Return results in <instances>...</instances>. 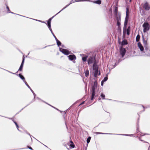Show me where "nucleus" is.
<instances>
[{"mask_svg":"<svg viewBox=\"0 0 150 150\" xmlns=\"http://www.w3.org/2000/svg\"><path fill=\"white\" fill-rule=\"evenodd\" d=\"M52 33V35H54V34L53 33V32L52 33Z\"/></svg>","mask_w":150,"mask_h":150,"instance_id":"55","label":"nucleus"},{"mask_svg":"<svg viewBox=\"0 0 150 150\" xmlns=\"http://www.w3.org/2000/svg\"><path fill=\"white\" fill-rule=\"evenodd\" d=\"M104 82L103 81H102L101 82V85L102 86H103V83Z\"/></svg>","mask_w":150,"mask_h":150,"instance_id":"44","label":"nucleus"},{"mask_svg":"<svg viewBox=\"0 0 150 150\" xmlns=\"http://www.w3.org/2000/svg\"><path fill=\"white\" fill-rule=\"evenodd\" d=\"M128 21V20H126H126L125 19L124 24V29L125 28H126V25H127V24Z\"/></svg>","mask_w":150,"mask_h":150,"instance_id":"21","label":"nucleus"},{"mask_svg":"<svg viewBox=\"0 0 150 150\" xmlns=\"http://www.w3.org/2000/svg\"><path fill=\"white\" fill-rule=\"evenodd\" d=\"M10 13H13L12 12H11V11H10Z\"/></svg>","mask_w":150,"mask_h":150,"instance_id":"56","label":"nucleus"},{"mask_svg":"<svg viewBox=\"0 0 150 150\" xmlns=\"http://www.w3.org/2000/svg\"><path fill=\"white\" fill-rule=\"evenodd\" d=\"M140 38V36L139 35V34H138L137 35V36L136 37V41L137 42H138L139 41Z\"/></svg>","mask_w":150,"mask_h":150,"instance_id":"25","label":"nucleus"},{"mask_svg":"<svg viewBox=\"0 0 150 150\" xmlns=\"http://www.w3.org/2000/svg\"><path fill=\"white\" fill-rule=\"evenodd\" d=\"M70 146L71 148H73L74 146V144H70Z\"/></svg>","mask_w":150,"mask_h":150,"instance_id":"40","label":"nucleus"},{"mask_svg":"<svg viewBox=\"0 0 150 150\" xmlns=\"http://www.w3.org/2000/svg\"><path fill=\"white\" fill-rule=\"evenodd\" d=\"M88 57L86 56L83 57L82 58V60L84 62H85L86 61Z\"/></svg>","mask_w":150,"mask_h":150,"instance_id":"28","label":"nucleus"},{"mask_svg":"<svg viewBox=\"0 0 150 150\" xmlns=\"http://www.w3.org/2000/svg\"><path fill=\"white\" fill-rule=\"evenodd\" d=\"M85 102V101H83V102H82L79 105H82Z\"/></svg>","mask_w":150,"mask_h":150,"instance_id":"46","label":"nucleus"},{"mask_svg":"<svg viewBox=\"0 0 150 150\" xmlns=\"http://www.w3.org/2000/svg\"><path fill=\"white\" fill-rule=\"evenodd\" d=\"M30 19H32V18H30ZM33 20H35L36 21H39V22H41V23H45L46 24H47L44 21H40V20H36V19H33Z\"/></svg>","mask_w":150,"mask_h":150,"instance_id":"32","label":"nucleus"},{"mask_svg":"<svg viewBox=\"0 0 150 150\" xmlns=\"http://www.w3.org/2000/svg\"><path fill=\"white\" fill-rule=\"evenodd\" d=\"M142 26L144 28L143 32L144 33L146 32L149 30L150 26H149V24L147 22H145L143 25Z\"/></svg>","mask_w":150,"mask_h":150,"instance_id":"2","label":"nucleus"},{"mask_svg":"<svg viewBox=\"0 0 150 150\" xmlns=\"http://www.w3.org/2000/svg\"><path fill=\"white\" fill-rule=\"evenodd\" d=\"M68 57L69 59L71 60H73L76 59L75 56L74 54L69 55L68 56Z\"/></svg>","mask_w":150,"mask_h":150,"instance_id":"9","label":"nucleus"},{"mask_svg":"<svg viewBox=\"0 0 150 150\" xmlns=\"http://www.w3.org/2000/svg\"><path fill=\"white\" fill-rule=\"evenodd\" d=\"M117 25L118 26V28H119L120 27V25H121V23H120V21H117Z\"/></svg>","mask_w":150,"mask_h":150,"instance_id":"30","label":"nucleus"},{"mask_svg":"<svg viewBox=\"0 0 150 150\" xmlns=\"http://www.w3.org/2000/svg\"><path fill=\"white\" fill-rule=\"evenodd\" d=\"M56 41L57 42V44L58 46H59L61 45V42L59 41L58 39L56 40Z\"/></svg>","mask_w":150,"mask_h":150,"instance_id":"24","label":"nucleus"},{"mask_svg":"<svg viewBox=\"0 0 150 150\" xmlns=\"http://www.w3.org/2000/svg\"><path fill=\"white\" fill-rule=\"evenodd\" d=\"M49 29L50 30V31L51 33H52V29L51 28H49Z\"/></svg>","mask_w":150,"mask_h":150,"instance_id":"45","label":"nucleus"},{"mask_svg":"<svg viewBox=\"0 0 150 150\" xmlns=\"http://www.w3.org/2000/svg\"><path fill=\"white\" fill-rule=\"evenodd\" d=\"M29 134V135H30V134Z\"/></svg>","mask_w":150,"mask_h":150,"instance_id":"57","label":"nucleus"},{"mask_svg":"<svg viewBox=\"0 0 150 150\" xmlns=\"http://www.w3.org/2000/svg\"><path fill=\"white\" fill-rule=\"evenodd\" d=\"M130 30V27H128L127 29V34L128 35H129V32Z\"/></svg>","mask_w":150,"mask_h":150,"instance_id":"27","label":"nucleus"},{"mask_svg":"<svg viewBox=\"0 0 150 150\" xmlns=\"http://www.w3.org/2000/svg\"><path fill=\"white\" fill-rule=\"evenodd\" d=\"M115 134L116 135H125V136H133V135L132 134Z\"/></svg>","mask_w":150,"mask_h":150,"instance_id":"18","label":"nucleus"},{"mask_svg":"<svg viewBox=\"0 0 150 150\" xmlns=\"http://www.w3.org/2000/svg\"><path fill=\"white\" fill-rule=\"evenodd\" d=\"M6 8L8 11V12L9 13H10V10L9 7H8V6H6Z\"/></svg>","mask_w":150,"mask_h":150,"instance_id":"38","label":"nucleus"},{"mask_svg":"<svg viewBox=\"0 0 150 150\" xmlns=\"http://www.w3.org/2000/svg\"><path fill=\"white\" fill-rule=\"evenodd\" d=\"M31 91H32V92L33 93H34V92L30 88V89Z\"/></svg>","mask_w":150,"mask_h":150,"instance_id":"50","label":"nucleus"},{"mask_svg":"<svg viewBox=\"0 0 150 150\" xmlns=\"http://www.w3.org/2000/svg\"><path fill=\"white\" fill-rule=\"evenodd\" d=\"M59 50L60 52L65 55H68L70 54V52L67 49L60 47L59 48Z\"/></svg>","mask_w":150,"mask_h":150,"instance_id":"3","label":"nucleus"},{"mask_svg":"<svg viewBox=\"0 0 150 150\" xmlns=\"http://www.w3.org/2000/svg\"><path fill=\"white\" fill-rule=\"evenodd\" d=\"M139 139L141 141H143L142 140H141V139L139 137Z\"/></svg>","mask_w":150,"mask_h":150,"instance_id":"52","label":"nucleus"},{"mask_svg":"<svg viewBox=\"0 0 150 150\" xmlns=\"http://www.w3.org/2000/svg\"><path fill=\"white\" fill-rule=\"evenodd\" d=\"M96 62L95 61V58L93 57H90L88 60V64L89 65L92 64L93 62Z\"/></svg>","mask_w":150,"mask_h":150,"instance_id":"4","label":"nucleus"},{"mask_svg":"<svg viewBox=\"0 0 150 150\" xmlns=\"http://www.w3.org/2000/svg\"><path fill=\"white\" fill-rule=\"evenodd\" d=\"M100 98H99V100H100Z\"/></svg>","mask_w":150,"mask_h":150,"instance_id":"58","label":"nucleus"},{"mask_svg":"<svg viewBox=\"0 0 150 150\" xmlns=\"http://www.w3.org/2000/svg\"><path fill=\"white\" fill-rule=\"evenodd\" d=\"M127 44V41L126 40H124L122 42L121 45H125Z\"/></svg>","mask_w":150,"mask_h":150,"instance_id":"19","label":"nucleus"},{"mask_svg":"<svg viewBox=\"0 0 150 150\" xmlns=\"http://www.w3.org/2000/svg\"><path fill=\"white\" fill-rule=\"evenodd\" d=\"M114 14L115 16H118L117 13V8L115 7L114 11Z\"/></svg>","mask_w":150,"mask_h":150,"instance_id":"14","label":"nucleus"},{"mask_svg":"<svg viewBox=\"0 0 150 150\" xmlns=\"http://www.w3.org/2000/svg\"><path fill=\"white\" fill-rule=\"evenodd\" d=\"M4 70H6V71H8V72H9V73H10L12 74H14V73H12V72L9 71H8L7 70H5V69H4Z\"/></svg>","mask_w":150,"mask_h":150,"instance_id":"42","label":"nucleus"},{"mask_svg":"<svg viewBox=\"0 0 150 150\" xmlns=\"http://www.w3.org/2000/svg\"><path fill=\"white\" fill-rule=\"evenodd\" d=\"M33 95H34V98H35V93H33Z\"/></svg>","mask_w":150,"mask_h":150,"instance_id":"48","label":"nucleus"},{"mask_svg":"<svg viewBox=\"0 0 150 150\" xmlns=\"http://www.w3.org/2000/svg\"><path fill=\"white\" fill-rule=\"evenodd\" d=\"M43 102H44L45 103H47H47H46V102H44V101H43ZM48 104V105H50V106H52V107H53V108H54L55 109H56V110H58L57 109V108H55L54 107H53V106H51V105H49V104Z\"/></svg>","mask_w":150,"mask_h":150,"instance_id":"41","label":"nucleus"},{"mask_svg":"<svg viewBox=\"0 0 150 150\" xmlns=\"http://www.w3.org/2000/svg\"><path fill=\"white\" fill-rule=\"evenodd\" d=\"M90 139H91V137H89L88 138V139H87V142L88 143H89L90 142Z\"/></svg>","mask_w":150,"mask_h":150,"instance_id":"37","label":"nucleus"},{"mask_svg":"<svg viewBox=\"0 0 150 150\" xmlns=\"http://www.w3.org/2000/svg\"><path fill=\"white\" fill-rule=\"evenodd\" d=\"M18 15H19V16H23V17H24V16H22V15H19V14H18Z\"/></svg>","mask_w":150,"mask_h":150,"instance_id":"53","label":"nucleus"},{"mask_svg":"<svg viewBox=\"0 0 150 150\" xmlns=\"http://www.w3.org/2000/svg\"><path fill=\"white\" fill-rule=\"evenodd\" d=\"M95 134H112V133H103L99 132H96Z\"/></svg>","mask_w":150,"mask_h":150,"instance_id":"15","label":"nucleus"},{"mask_svg":"<svg viewBox=\"0 0 150 150\" xmlns=\"http://www.w3.org/2000/svg\"><path fill=\"white\" fill-rule=\"evenodd\" d=\"M92 93L91 97V100H93L95 96V91L92 90Z\"/></svg>","mask_w":150,"mask_h":150,"instance_id":"23","label":"nucleus"},{"mask_svg":"<svg viewBox=\"0 0 150 150\" xmlns=\"http://www.w3.org/2000/svg\"><path fill=\"white\" fill-rule=\"evenodd\" d=\"M56 15H55L54 16H52V17L51 18H50V19H49L48 20V21L47 22H51V20H52V19L54 17V16H55Z\"/></svg>","mask_w":150,"mask_h":150,"instance_id":"31","label":"nucleus"},{"mask_svg":"<svg viewBox=\"0 0 150 150\" xmlns=\"http://www.w3.org/2000/svg\"><path fill=\"white\" fill-rule=\"evenodd\" d=\"M129 18V11L127 8H126V17L125 19L128 20Z\"/></svg>","mask_w":150,"mask_h":150,"instance_id":"12","label":"nucleus"},{"mask_svg":"<svg viewBox=\"0 0 150 150\" xmlns=\"http://www.w3.org/2000/svg\"><path fill=\"white\" fill-rule=\"evenodd\" d=\"M100 96L103 99H105V95L103 94V93H101Z\"/></svg>","mask_w":150,"mask_h":150,"instance_id":"35","label":"nucleus"},{"mask_svg":"<svg viewBox=\"0 0 150 150\" xmlns=\"http://www.w3.org/2000/svg\"><path fill=\"white\" fill-rule=\"evenodd\" d=\"M25 84L28 87L30 88V86L28 85V84L25 81V82H24Z\"/></svg>","mask_w":150,"mask_h":150,"instance_id":"36","label":"nucleus"},{"mask_svg":"<svg viewBox=\"0 0 150 150\" xmlns=\"http://www.w3.org/2000/svg\"><path fill=\"white\" fill-rule=\"evenodd\" d=\"M47 26L49 28H51V22H47Z\"/></svg>","mask_w":150,"mask_h":150,"instance_id":"33","label":"nucleus"},{"mask_svg":"<svg viewBox=\"0 0 150 150\" xmlns=\"http://www.w3.org/2000/svg\"><path fill=\"white\" fill-rule=\"evenodd\" d=\"M24 60H25V58H24V56H23V60L21 64V66H20V67L18 69V71H22L24 63Z\"/></svg>","mask_w":150,"mask_h":150,"instance_id":"6","label":"nucleus"},{"mask_svg":"<svg viewBox=\"0 0 150 150\" xmlns=\"http://www.w3.org/2000/svg\"><path fill=\"white\" fill-rule=\"evenodd\" d=\"M14 123L16 125H17V123L15 122V121H14Z\"/></svg>","mask_w":150,"mask_h":150,"instance_id":"51","label":"nucleus"},{"mask_svg":"<svg viewBox=\"0 0 150 150\" xmlns=\"http://www.w3.org/2000/svg\"><path fill=\"white\" fill-rule=\"evenodd\" d=\"M18 76H19V77L21 78V79L23 81V82H25V79L24 76L20 74H19Z\"/></svg>","mask_w":150,"mask_h":150,"instance_id":"17","label":"nucleus"},{"mask_svg":"<svg viewBox=\"0 0 150 150\" xmlns=\"http://www.w3.org/2000/svg\"><path fill=\"white\" fill-rule=\"evenodd\" d=\"M93 71L98 70V67L97 65L96 62H94L93 63Z\"/></svg>","mask_w":150,"mask_h":150,"instance_id":"7","label":"nucleus"},{"mask_svg":"<svg viewBox=\"0 0 150 150\" xmlns=\"http://www.w3.org/2000/svg\"><path fill=\"white\" fill-rule=\"evenodd\" d=\"M100 71H99V72L98 75H100Z\"/></svg>","mask_w":150,"mask_h":150,"instance_id":"54","label":"nucleus"},{"mask_svg":"<svg viewBox=\"0 0 150 150\" xmlns=\"http://www.w3.org/2000/svg\"><path fill=\"white\" fill-rule=\"evenodd\" d=\"M30 149L32 150V147L28 146H27L26 147L23 148V149Z\"/></svg>","mask_w":150,"mask_h":150,"instance_id":"29","label":"nucleus"},{"mask_svg":"<svg viewBox=\"0 0 150 150\" xmlns=\"http://www.w3.org/2000/svg\"><path fill=\"white\" fill-rule=\"evenodd\" d=\"M94 3L98 4H100L101 3V1L100 0H97L94 1Z\"/></svg>","mask_w":150,"mask_h":150,"instance_id":"26","label":"nucleus"},{"mask_svg":"<svg viewBox=\"0 0 150 150\" xmlns=\"http://www.w3.org/2000/svg\"><path fill=\"white\" fill-rule=\"evenodd\" d=\"M94 71V76L95 77H96L98 75V70H95Z\"/></svg>","mask_w":150,"mask_h":150,"instance_id":"20","label":"nucleus"},{"mask_svg":"<svg viewBox=\"0 0 150 150\" xmlns=\"http://www.w3.org/2000/svg\"><path fill=\"white\" fill-rule=\"evenodd\" d=\"M126 50L125 49L121 48L120 49V53L122 57H123L125 54Z\"/></svg>","mask_w":150,"mask_h":150,"instance_id":"5","label":"nucleus"},{"mask_svg":"<svg viewBox=\"0 0 150 150\" xmlns=\"http://www.w3.org/2000/svg\"><path fill=\"white\" fill-rule=\"evenodd\" d=\"M89 74V71L88 70H86V71H85V76L86 77H87L88 76Z\"/></svg>","mask_w":150,"mask_h":150,"instance_id":"22","label":"nucleus"},{"mask_svg":"<svg viewBox=\"0 0 150 150\" xmlns=\"http://www.w3.org/2000/svg\"><path fill=\"white\" fill-rule=\"evenodd\" d=\"M53 36L54 37V38L56 40H57V38L54 35H53Z\"/></svg>","mask_w":150,"mask_h":150,"instance_id":"43","label":"nucleus"},{"mask_svg":"<svg viewBox=\"0 0 150 150\" xmlns=\"http://www.w3.org/2000/svg\"><path fill=\"white\" fill-rule=\"evenodd\" d=\"M72 3V2H71L68 5H67L66 6L64 7L63 9L61 10L60 11H59L58 13H57L56 15H57V14H58V13H59L60 12L62 11V10H64V9H65L66 8H67V7H68L70 4H71Z\"/></svg>","mask_w":150,"mask_h":150,"instance_id":"16","label":"nucleus"},{"mask_svg":"<svg viewBox=\"0 0 150 150\" xmlns=\"http://www.w3.org/2000/svg\"><path fill=\"white\" fill-rule=\"evenodd\" d=\"M16 127H17V129H18V130H19V129H18V127H19V126H18V125H16Z\"/></svg>","mask_w":150,"mask_h":150,"instance_id":"47","label":"nucleus"},{"mask_svg":"<svg viewBox=\"0 0 150 150\" xmlns=\"http://www.w3.org/2000/svg\"><path fill=\"white\" fill-rule=\"evenodd\" d=\"M143 8L146 10H149L150 9V7L147 2H146L144 5Z\"/></svg>","mask_w":150,"mask_h":150,"instance_id":"8","label":"nucleus"},{"mask_svg":"<svg viewBox=\"0 0 150 150\" xmlns=\"http://www.w3.org/2000/svg\"><path fill=\"white\" fill-rule=\"evenodd\" d=\"M142 38H143V43H144V47H145V48H148V47H147V41L145 39H144V38L143 36H142Z\"/></svg>","mask_w":150,"mask_h":150,"instance_id":"11","label":"nucleus"},{"mask_svg":"<svg viewBox=\"0 0 150 150\" xmlns=\"http://www.w3.org/2000/svg\"><path fill=\"white\" fill-rule=\"evenodd\" d=\"M89 0H80L77 1H89Z\"/></svg>","mask_w":150,"mask_h":150,"instance_id":"39","label":"nucleus"},{"mask_svg":"<svg viewBox=\"0 0 150 150\" xmlns=\"http://www.w3.org/2000/svg\"><path fill=\"white\" fill-rule=\"evenodd\" d=\"M138 46L140 49L141 55L150 56V50L148 48H146L144 50V47L140 42L138 43Z\"/></svg>","mask_w":150,"mask_h":150,"instance_id":"1","label":"nucleus"},{"mask_svg":"<svg viewBox=\"0 0 150 150\" xmlns=\"http://www.w3.org/2000/svg\"><path fill=\"white\" fill-rule=\"evenodd\" d=\"M116 18L117 21H121V14L119 13L118 16H115Z\"/></svg>","mask_w":150,"mask_h":150,"instance_id":"10","label":"nucleus"},{"mask_svg":"<svg viewBox=\"0 0 150 150\" xmlns=\"http://www.w3.org/2000/svg\"><path fill=\"white\" fill-rule=\"evenodd\" d=\"M142 106L143 107V108H144V110H143V111H144L145 110V107L143 106V105H142Z\"/></svg>","mask_w":150,"mask_h":150,"instance_id":"49","label":"nucleus"},{"mask_svg":"<svg viewBox=\"0 0 150 150\" xmlns=\"http://www.w3.org/2000/svg\"><path fill=\"white\" fill-rule=\"evenodd\" d=\"M108 79V78L107 77H105L102 81L104 82L107 81Z\"/></svg>","mask_w":150,"mask_h":150,"instance_id":"34","label":"nucleus"},{"mask_svg":"<svg viewBox=\"0 0 150 150\" xmlns=\"http://www.w3.org/2000/svg\"><path fill=\"white\" fill-rule=\"evenodd\" d=\"M97 83L96 81H95L94 83L93 86L92 87V90L95 91V88L97 87Z\"/></svg>","mask_w":150,"mask_h":150,"instance_id":"13","label":"nucleus"}]
</instances>
